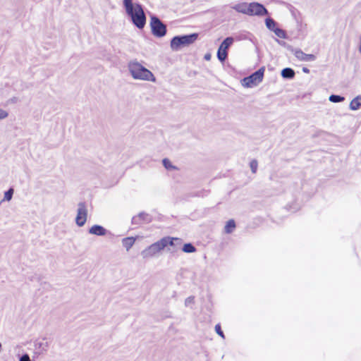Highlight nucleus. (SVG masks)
<instances>
[{
    "instance_id": "f257e3e1",
    "label": "nucleus",
    "mask_w": 361,
    "mask_h": 361,
    "mask_svg": "<svg viewBox=\"0 0 361 361\" xmlns=\"http://www.w3.org/2000/svg\"><path fill=\"white\" fill-rule=\"evenodd\" d=\"M123 5L133 24L140 29L143 28L146 23V17L142 6L140 4H133V0H123Z\"/></svg>"
},
{
    "instance_id": "f03ea898",
    "label": "nucleus",
    "mask_w": 361,
    "mask_h": 361,
    "mask_svg": "<svg viewBox=\"0 0 361 361\" xmlns=\"http://www.w3.org/2000/svg\"><path fill=\"white\" fill-rule=\"evenodd\" d=\"M129 71L135 79L155 82L153 73L138 62H131L128 65Z\"/></svg>"
},
{
    "instance_id": "7ed1b4c3",
    "label": "nucleus",
    "mask_w": 361,
    "mask_h": 361,
    "mask_svg": "<svg viewBox=\"0 0 361 361\" xmlns=\"http://www.w3.org/2000/svg\"><path fill=\"white\" fill-rule=\"evenodd\" d=\"M198 35L196 33L189 35L174 37L171 42V47L173 50H177L183 46H187L193 43L197 39Z\"/></svg>"
},
{
    "instance_id": "20e7f679",
    "label": "nucleus",
    "mask_w": 361,
    "mask_h": 361,
    "mask_svg": "<svg viewBox=\"0 0 361 361\" xmlns=\"http://www.w3.org/2000/svg\"><path fill=\"white\" fill-rule=\"evenodd\" d=\"M265 67H261L258 71L243 80V85L246 87H252L261 82L264 78Z\"/></svg>"
},
{
    "instance_id": "39448f33",
    "label": "nucleus",
    "mask_w": 361,
    "mask_h": 361,
    "mask_svg": "<svg viewBox=\"0 0 361 361\" xmlns=\"http://www.w3.org/2000/svg\"><path fill=\"white\" fill-rule=\"evenodd\" d=\"M164 240L162 238L159 241L152 243L142 252L143 258H149L155 256L157 254L163 250L165 247L164 244Z\"/></svg>"
},
{
    "instance_id": "423d86ee",
    "label": "nucleus",
    "mask_w": 361,
    "mask_h": 361,
    "mask_svg": "<svg viewBox=\"0 0 361 361\" xmlns=\"http://www.w3.org/2000/svg\"><path fill=\"white\" fill-rule=\"evenodd\" d=\"M150 27L152 34L156 37H161L166 33V25L157 17L153 16L151 18Z\"/></svg>"
},
{
    "instance_id": "0eeeda50",
    "label": "nucleus",
    "mask_w": 361,
    "mask_h": 361,
    "mask_svg": "<svg viewBox=\"0 0 361 361\" xmlns=\"http://www.w3.org/2000/svg\"><path fill=\"white\" fill-rule=\"evenodd\" d=\"M268 14L267 8L261 4L253 2L249 4L248 16H262Z\"/></svg>"
},
{
    "instance_id": "6e6552de",
    "label": "nucleus",
    "mask_w": 361,
    "mask_h": 361,
    "mask_svg": "<svg viewBox=\"0 0 361 361\" xmlns=\"http://www.w3.org/2000/svg\"><path fill=\"white\" fill-rule=\"evenodd\" d=\"M87 210L86 205L84 202H80L78 204V214L75 218L76 224L79 226H82L87 221Z\"/></svg>"
},
{
    "instance_id": "1a4fd4ad",
    "label": "nucleus",
    "mask_w": 361,
    "mask_h": 361,
    "mask_svg": "<svg viewBox=\"0 0 361 361\" xmlns=\"http://www.w3.org/2000/svg\"><path fill=\"white\" fill-rule=\"evenodd\" d=\"M293 54L299 61H313L316 59L315 55L305 54L300 49L295 50Z\"/></svg>"
},
{
    "instance_id": "9d476101",
    "label": "nucleus",
    "mask_w": 361,
    "mask_h": 361,
    "mask_svg": "<svg viewBox=\"0 0 361 361\" xmlns=\"http://www.w3.org/2000/svg\"><path fill=\"white\" fill-rule=\"evenodd\" d=\"M162 240H164V244L166 247L168 245L177 247L182 244V239L179 238L164 237Z\"/></svg>"
},
{
    "instance_id": "9b49d317",
    "label": "nucleus",
    "mask_w": 361,
    "mask_h": 361,
    "mask_svg": "<svg viewBox=\"0 0 361 361\" xmlns=\"http://www.w3.org/2000/svg\"><path fill=\"white\" fill-rule=\"evenodd\" d=\"M89 232L96 235H104L106 234V229L101 226L94 225L90 228Z\"/></svg>"
},
{
    "instance_id": "f8f14e48",
    "label": "nucleus",
    "mask_w": 361,
    "mask_h": 361,
    "mask_svg": "<svg viewBox=\"0 0 361 361\" xmlns=\"http://www.w3.org/2000/svg\"><path fill=\"white\" fill-rule=\"evenodd\" d=\"M234 8L240 13L248 15L249 13V4L242 3L235 6Z\"/></svg>"
},
{
    "instance_id": "ddd939ff",
    "label": "nucleus",
    "mask_w": 361,
    "mask_h": 361,
    "mask_svg": "<svg viewBox=\"0 0 361 361\" xmlns=\"http://www.w3.org/2000/svg\"><path fill=\"white\" fill-rule=\"evenodd\" d=\"M136 240V238L133 237H127L123 239L122 243L123 245L126 248L127 250H129L130 248L134 245Z\"/></svg>"
},
{
    "instance_id": "4468645a",
    "label": "nucleus",
    "mask_w": 361,
    "mask_h": 361,
    "mask_svg": "<svg viewBox=\"0 0 361 361\" xmlns=\"http://www.w3.org/2000/svg\"><path fill=\"white\" fill-rule=\"evenodd\" d=\"M236 225L235 222L233 219L228 220L225 226H224V231L226 233H231L235 228Z\"/></svg>"
},
{
    "instance_id": "2eb2a0df",
    "label": "nucleus",
    "mask_w": 361,
    "mask_h": 361,
    "mask_svg": "<svg viewBox=\"0 0 361 361\" xmlns=\"http://www.w3.org/2000/svg\"><path fill=\"white\" fill-rule=\"evenodd\" d=\"M361 106V97L354 98L350 103V108L352 110H357Z\"/></svg>"
},
{
    "instance_id": "dca6fc26",
    "label": "nucleus",
    "mask_w": 361,
    "mask_h": 361,
    "mask_svg": "<svg viewBox=\"0 0 361 361\" xmlns=\"http://www.w3.org/2000/svg\"><path fill=\"white\" fill-rule=\"evenodd\" d=\"M281 75L284 78H293L295 76V72L292 68H286L282 70Z\"/></svg>"
},
{
    "instance_id": "f3484780",
    "label": "nucleus",
    "mask_w": 361,
    "mask_h": 361,
    "mask_svg": "<svg viewBox=\"0 0 361 361\" xmlns=\"http://www.w3.org/2000/svg\"><path fill=\"white\" fill-rule=\"evenodd\" d=\"M227 56H228L227 51L225 49H223L222 48H221L219 47L218 51H217V57H218L219 60L221 61V62H224L226 60V59L227 58Z\"/></svg>"
},
{
    "instance_id": "a211bd4d",
    "label": "nucleus",
    "mask_w": 361,
    "mask_h": 361,
    "mask_svg": "<svg viewBox=\"0 0 361 361\" xmlns=\"http://www.w3.org/2000/svg\"><path fill=\"white\" fill-rule=\"evenodd\" d=\"M233 39L232 37H226L221 44L220 47L227 51L229 47L233 44Z\"/></svg>"
},
{
    "instance_id": "6ab92c4d",
    "label": "nucleus",
    "mask_w": 361,
    "mask_h": 361,
    "mask_svg": "<svg viewBox=\"0 0 361 361\" xmlns=\"http://www.w3.org/2000/svg\"><path fill=\"white\" fill-rule=\"evenodd\" d=\"M266 26L271 30H274L276 27V22L272 18H267L265 20Z\"/></svg>"
},
{
    "instance_id": "aec40b11",
    "label": "nucleus",
    "mask_w": 361,
    "mask_h": 361,
    "mask_svg": "<svg viewBox=\"0 0 361 361\" xmlns=\"http://www.w3.org/2000/svg\"><path fill=\"white\" fill-rule=\"evenodd\" d=\"M195 250V247L191 243H186L183 247V251L187 253L194 252Z\"/></svg>"
},
{
    "instance_id": "412c9836",
    "label": "nucleus",
    "mask_w": 361,
    "mask_h": 361,
    "mask_svg": "<svg viewBox=\"0 0 361 361\" xmlns=\"http://www.w3.org/2000/svg\"><path fill=\"white\" fill-rule=\"evenodd\" d=\"M273 32L275 33L276 36H278L280 38H285L286 37V32L279 27H276Z\"/></svg>"
},
{
    "instance_id": "4be33fe9",
    "label": "nucleus",
    "mask_w": 361,
    "mask_h": 361,
    "mask_svg": "<svg viewBox=\"0 0 361 361\" xmlns=\"http://www.w3.org/2000/svg\"><path fill=\"white\" fill-rule=\"evenodd\" d=\"M329 100L332 102H340L344 100V97L339 95L332 94L329 97Z\"/></svg>"
},
{
    "instance_id": "5701e85b",
    "label": "nucleus",
    "mask_w": 361,
    "mask_h": 361,
    "mask_svg": "<svg viewBox=\"0 0 361 361\" xmlns=\"http://www.w3.org/2000/svg\"><path fill=\"white\" fill-rule=\"evenodd\" d=\"M13 193V190L10 188L8 191H6L4 194V200L9 201L11 200Z\"/></svg>"
},
{
    "instance_id": "b1692460",
    "label": "nucleus",
    "mask_w": 361,
    "mask_h": 361,
    "mask_svg": "<svg viewBox=\"0 0 361 361\" xmlns=\"http://www.w3.org/2000/svg\"><path fill=\"white\" fill-rule=\"evenodd\" d=\"M250 166L252 172L255 173L256 171H257V166H258L257 161L256 160L251 161L250 164Z\"/></svg>"
},
{
    "instance_id": "393cba45",
    "label": "nucleus",
    "mask_w": 361,
    "mask_h": 361,
    "mask_svg": "<svg viewBox=\"0 0 361 361\" xmlns=\"http://www.w3.org/2000/svg\"><path fill=\"white\" fill-rule=\"evenodd\" d=\"M215 331L218 335H219L221 338H224L225 336L219 324L215 326Z\"/></svg>"
},
{
    "instance_id": "a878e982",
    "label": "nucleus",
    "mask_w": 361,
    "mask_h": 361,
    "mask_svg": "<svg viewBox=\"0 0 361 361\" xmlns=\"http://www.w3.org/2000/svg\"><path fill=\"white\" fill-rule=\"evenodd\" d=\"M163 164L165 166L166 169H170L174 168L171 164V161L168 159H163Z\"/></svg>"
},
{
    "instance_id": "bb28decb",
    "label": "nucleus",
    "mask_w": 361,
    "mask_h": 361,
    "mask_svg": "<svg viewBox=\"0 0 361 361\" xmlns=\"http://www.w3.org/2000/svg\"><path fill=\"white\" fill-rule=\"evenodd\" d=\"M8 115L7 111L0 109V120L6 118Z\"/></svg>"
},
{
    "instance_id": "cd10ccee",
    "label": "nucleus",
    "mask_w": 361,
    "mask_h": 361,
    "mask_svg": "<svg viewBox=\"0 0 361 361\" xmlns=\"http://www.w3.org/2000/svg\"><path fill=\"white\" fill-rule=\"evenodd\" d=\"M20 361H30V357L27 355H24L21 357Z\"/></svg>"
},
{
    "instance_id": "c85d7f7f",
    "label": "nucleus",
    "mask_w": 361,
    "mask_h": 361,
    "mask_svg": "<svg viewBox=\"0 0 361 361\" xmlns=\"http://www.w3.org/2000/svg\"><path fill=\"white\" fill-rule=\"evenodd\" d=\"M204 59H205L206 60H207V61L210 60V59H211V55H210V54H206V55L204 56Z\"/></svg>"
},
{
    "instance_id": "c756f323",
    "label": "nucleus",
    "mask_w": 361,
    "mask_h": 361,
    "mask_svg": "<svg viewBox=\"0 0 361 361\" xmlns=\"http://www.w3.org/2000/svg\"><path fill=\"white\" fill-rule=\"evenodd\" d=\"M302 71L304 73H310V71L307 68H302Z\"/></svg>"
}]
</instances>
